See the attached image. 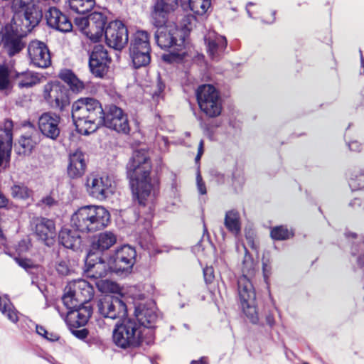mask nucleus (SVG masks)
Returning <instances> with one entry per match:
<instances>
[{"label": "nucleus", "instance_id": "nucleus-29", "mask_svg": "<svg viewBox=\"0 0 364 364\" xmlns=\"http://www.w3.org/2000/svg\"><path fill=\"white\" fill-rule=\"evenodd\" d=\"M91 257L92 254L90 253L86 259L85 271L87 277L94 279L102 278L107 274L109 271H112L109 268V264H107L105 262L101 259L95 263H92Z\"/></svg>", "mask_w": 364, "mask_h": 364}, {"label": "nucleus", "instance_id": "nucleus-52", "mask_svg": "<svg viewBox=\"0 0 364 364\" xmlns=\"http://www.w3.org/2000/svg\"><path fill=\"white\" fill-rule=\"evenodd\" d=\"M262 274L265 284L269 285V278L272 275V267L268 260L262 262Z\"/></svg>", "mask_w": 364, "mask_h": 364}, {"label": "nucleus", "instance_id": "nucleus-19", "mask_svg": "<svg viewBox=\"0 0 364 364\" xmlns=\"http://www.w3.org/2000/svg\"><path fill=\"white\" fill-rule=\"evenodd\" d=\"M32 225L36 235L48 245L55 237V226L51 220L36 218L33 220Z\"/></svg>", "mask_w": 364, "mask_h": 364}, {"label": "nucleus", "instance_id": "nucleus-46", "mask_svg": "<svg viewBox=\"0 0 364 364\" xmlns=\"http://www.w3.org/2000/svg\"><path fill=\"white\" fill-rule=\"evenodd\" d=\"M87 112L105 114L100 102L92 97H87Z\"/></svg>", "mask_w": 364, "mask_h": 364}, {"label": "nucleus", "instance_id": "nucleus-53", "mask_svg": "<svg viewBox=\"0 0 364 364\" xmlns=\"http://www.w3.org/2000/svg\"><path fill=\"white\" fill-rule=\"evenodd\" d=\"M55 268L57 272L61 275H67L70 271L68 262L64 260L58 261Z\"/></svg>", "mask_w": 364, "mask_h": 364}, {"label": "nucleus", "instance_id": "nucleus-44", "mask_svg": "<svg viewBox=\"0 0 364 364\" xmlns=\"http://www.w3.org/2000/svg\"><path fill=\"white\" fill-rule=\"evenodd\" d=\"M11 70L9 67L2 64L0 65V91L6 90L9 88Z\"/></svg>", "mask_w": 364, "mask_h": 364}, {"label": "nucleus", "instance_id": "nucleus-34", "mask_svg": "<svg viewBox=\"0 0 364 364\" xmlns=\"http://www.w3.org/2000/svg\"><path fill=\"white\" fill-rule=\"evenodd\" d=\"M0 311L11 322H18L19 313L8 299L0 297Z\"/></svg>", "mask_w": 364, "mask_h": 364}, {"label": "nucleus", "instance_id": "nucleus-63", "mask_svg": "<svg viewBox=\"0 0 364 364\" xmlns=\"http://www.w3.org/2000/svg\"><path fill=\"white\" fill-rule=\"evenodd\" d=\"M191 364H208V362L205 357H202L199 360H192Z\"/></svg>", "mask_w": 364, "mask_h": 364}, {"label": "nucleus", "instance_id": "nucleus-6", "mask_svg": "<svg viewBox=\"0 0 364 364\" xmlns=\"http://www.w3.org/2000/svg\"><path fill=\"white\" fill-rule=\"evenodd\" d=\"M85 187L92 198L104 200L115 192V183L112 177L107 174H90L86 178Z\"/></svg>", "mask_w": 364, "mask_h": 364}, {"label": "nucleus", "instance_id": "nucleus-13", "mask_svg": "<svg viewBox=\"0 0 364 364\" xmlns=\"http://www.w3.org/2000/svg\"><path fill=\"white\" fill-rule=\"evenodd\" d=\"M111 61V58L103 46H95L89 58L90 72L97 77H103L109 70Z\"/></svg>", "mask_w": 364, "mask_h": 364}, {"label": "nucleus", "instance_id": "nucleus-21", "mask_svg": "<svg viewBox=\"0 0 364 364\" xmlns=\"http://www.w3.org/2000/svg\"><path fill=\"white\" fill-rule=\"evenodd\" d=\"M86 167L85 154L81 151L76 150L70 154L67 168V173L70 178H80L85 173Z\"/></svg>", "mask_w": 364, "mask_h": 364}, {"label": "nucleus", "instance_id": "nucleus-56", "mask_svg": "<svg viewBox=\"0 0 364 364\" xmlns=\"http://www.w3.org/2000/svg\"><path fill=\"white\" fill-rule=\"evenodd\" d=\"M72 333L79 339H84L88 335V331L85 328L82 329H73L72 330Z\"/></svg>", "mask_w": 364, "mask_h": 364}, {"label": "nucleus", "instance_id": "nucleus-42", "mask_svg": "<svg viewBox=\"0 0 364 364\" xmlns=\"http://www.w3.org/2000/svg\"><path fill=\"white\" fill-rule=\"evenodd\" d=\"M211 5L210 0H189L190 9L198 15L205 14Z\"/></svg>", "mask_w": 364, "mask_h": 364}, {"label": "nucleus", "instance_id": "nucleus-35", "mask_svg": "<svg viewBox=\"0 0 364 364\" xmlns=\"http://www.w3.org/2000/svg\"><path fill=\"white\" fill-rule=\"evenodd\" d=\"M129 54L136 68L146 66L151 61L150 52L141 50H129Z\"/></svg>", "mask_w": 364, "mask_h": 364}, {"label": "nucleus", "instance_id": "nucleus-57", "mask_svg": "<svg viewBox=\"0 0 364 364\" xmlns=\"http://www.w3.org/2000/svg\"><path fill=\"white\" fill-rule=\"evenodd\" d=\"M33 0H13V6L15 8H24L27 5L33 4Z\"/></svg>", "mask_w": 364, "mask_h": 364}, {"label": "nucleus", "instance_id": "nucleus-5", "mask_svg": "<svg viewBox=\"0 0 364 364\" xmlns=\"http://www.w3.org/2000/svg\"><path fill=\"white\" fill-rule=\"evenodd\" d=\"M237 293L242 311L252 323H257L259 316L256 306V293L252 282L242 274L237 280Z\"/></svg>", "mask_w": 364, "mask_h": 364}, {"label": "nucleus", "instance_id": "nucleus-39", "mask_svg": "<svg viewBox=\"0 0 364 364\" xmlns=\"http://www.w3.org/2000/svg\"><path fill=\"white\" fill-rule=\"evenodd\" d=\"M100 291L105 293H112L120 295L122 297L124 295V289L120 286L112 281L102 280L97 283Z\"/></svg>", "mask_w": 364, "mask_h": 364}, {"label": "nucleus", "instance_id": "nucleus-8", "mask_svg": "<svg viewBox=\"0 0 364 364\" xmlns=\"http://www.w3.org/2000/svg\"><path fill=\"white\" fill-rule=\"evenodd\" d=\"M136 255L135 249L130 245L119 247L109 257V268L115 272H128L135 263Z\"/></svg>", "mask_w": 364, "mask_h": 364}, {"label": "nucleus", "instance_id": "nucleus-4", "mask_svg": "<svg viewBox=\"0 0 364 364\" xmlns=\"http://www.w3.org/2000/svg\"><path fill=\"white\" fill-rule=\"evenodd\" d=\"M77 230L94 232L106 228L110 223L109 212L101 205H86L80 208L71 218Z\"/></svg>", "mask_w": 364, "mask_h": 364}, {"label": "nucleus", "instance_id": "nucleus-51", "mask_svg": "<svg viewBox=\"0 0 364 364\" xmlns=\"http://www.w3.org/2000/svg\"><path fill=\"white\" fill-rule=\"evenodd\" d=\"M16 262L26 271L37 267V266L31 260L26 258L15 257Z\"/></svg>", "mask_w": 364, "mask_h": 364}, {"label": "nucleus", "instance_id": "nucleus-20", "mask_svg": "<svg viewBox=\"0 0 364 364\" xmlns=\"http://www.w3.org/2000/svg\"><path fill=\"white\" fill-rule=\"evenodd\" d=\"M207 45V51L209 56L215 60H218L227 47V40L225 36L218 35L215 32H210L205 37Z\"/></svg>", "mask_w": 364, "mask_h": 364}, {"label": "nucleus", "instance_id": "nucleus-64", "mask_svg": "<svg viewBox=\"0 0 364 364\" xmlns=\"http://www.w3.org/2000/svg\"><path fill=\"white\" fill-rule=\"evenodd\" d=\"M43 203L47 205H52L54 203V200L51 197H46L43 199Z\"/></svg>", "mask_w": 364, "mask_h": 364}, {"label": "nucleus", "instance_id": "nucleus-7", "mask_svg": "<svg viewBox=\"0 0 364 364\" xmlns=\"http://www.w3.org/2000/svg\"><path fill=\"white\" fill-rule=\"evenodd\" d=\"M196 97L204 114H221V99L213 85L205 84L199 86L196 90Z\"/></svg>", "mask_w": 364, "mask_h": 364}, {"label": "nucleus", "instance_id": "nucleus-9", "mask_svg": "<svg viewBox=\"0 0 364 364\" xmlns=\"http://www.w3.org/2000/svg\"><path fill=\"white\" fill-rule=\"evenodd\" d=\"M97 308L100 315L112 320L124 318L127 314L124 301L114 296L106 295L100 299L97 303Z\"/></svg>", "mask_w": 364, "mask_h": 364}, {"label": "nucleus", "instance_id": "nucleus-18", "mask_svg": "<svg viewBox=\"0 0 364 364\" xmlns=\"http://www.w3.org/2000/svg\"><path fill=\"white\" fill-rule=\"evenodd\" d=\"M89 21L90 27L86 31V36L93 42H98L105 34L107 17L102 12H94L89 15Z\"/></svg>", "mask_w": 364, "mask_h": 364}, {"label": "nucleus", "instance_id": "nucleus-32", "mask_svg": "<svg viewBox=\"0 0 364 364\" xmlns=\"http://www.w3.org/2000/svg\"><path fill=\"white\" fill-rule=\"evenodd\" d=\"M117 236L110 231L100 233L93 241L92 249L104 252L109 250L117 242Z\"/></svg>", "mask_w": 364, "mask_h": 364}, {"label": "nucleus", "instance_id": "nucleus-12", "mask_svg": "<svg viewBox=\"0 0 364 364\" xmlns=\"http://www.w3.org/2000/svg\"><path fill=\"white\" fill-rule=\"evenodd\" d=\"M107 45L115 50H122L128 43L129 35L126 26L120 21L109 22L105 31Z\"/></svg>", "mask_w": 364, "mask_h": 364}, {"label": "nucleus", "instance_id": "nucleus-43", "mask_svg": "<svg viewBox=\"0 0 364 364\" xmlns=\"http://www.w3.org/2000/svg\"><path fill=\"white\" fill-rule=\"evenodd\" d=\"M245 250H246L245 247ZM242 274L247 275V277L254 275L255 272V262L251 255L247 252V250H245L242 262Z\"/></svg>", "mask_w": 364, "mask_h": 364}, {"label": "nucleus", "instance_id": "nucleus-36", "mask_svg": "<svg viewBox=\"0 0 364 364\" xmlns=\"http://www.w3.org/2000/svg\"><path fill=\"white\" fill-rule=\"evenodd\" d=\"M62 300L65 307L70 311L75 309L84 304L82 300L78 299V296L70 289L68 285L65 287Z\"/></svg>", "mask_w": 364, "mask_h": 364}, {"label": "nucleus", "instance_id": "nucleus-2", "mask_svg": "<svg viewBox=\"0 0 364 364\" xmlns=\"http://www.w3.org/2000/svg\"><path fill=\"white\" fill-rule=\"evenodd\" d=\"M178 5V0H156L151 16L154 24L157 27L155 40L157 46L166 50L176 47L178 50L184 46V32L174 24L165 25L168 14Z\"/></svg>", "mask_w": 364, "mask_h": 364}, {"label": "nucleus", "instance_id": "nucleus-58", "mask_svg": "<svg viewBox=\"0 0 364 364\" xmlns=\"http://www.w3.org/2000/svg\"><path fill=\"white\" fill-rule=\"evenodd\" d=\"M107 114H124L121 108L115 105H109V109Z\"/></svg>", "mask_w": 364, "mask_h": 364}, {"label": "nucleus", "instance_id": "nucleus-37", "mask_svg": "<svg viewBox=\"0 0 364 364\" xmlns=\"http://www.w3.org/2000/svg\"><path fill=\"white\" fill-rule=\"evenodd\" d=\"M19 87H31L39 82L40 79L37 75L31 71L16 74Z\"/></svg>", "mask_w": 364, "mask_h": 364}, {"label": "nucleus", "instance_id": "nucleus-14", "mask_svg": "<svg viewBox=\"0 0 364 364\" xmlns=\"http://www.w3.org/2000/svg\"><path fill=\"white\" fill-rule=\"evenodd\" d=\"M13 122L6 120L0 125V166L9 164L13 146Z\"/></svg>", "mask_w": 364, "mask_h": 364}, {"label": "nucleus", "instance_id": "nucleus-50", "mask_svg": "<svg viewBox=\"0 0 364 364\" xmlns=\"http://www.w3.org/2000/svg\"><path fill=\"white\" fill-rule=\"evenodd\" d=\"M75 22L79 29L86 36V31L90 27L89 16L87 17L75 18Z\"/></svg>", "mask_w": 364, "mask_h": 364}, {"label": "nucleus", "instance_id": "nucleus-31", "mask_svg": "<svg viewBox=\"0 0 364 364\" xmlns=\"http://www.w3.org/2000/svg\"><path fill=\"white\" fill-rule=\"evenodd\" d=\"M58 76L69 86L73 92H82L85 87L84 82L70 69L61 70Z\"/></svg>", "mask_w": 364, "mask_h": 364}, {"label": "nucleus", "instance_id": "nucleus-23", "mask_svg": "<svg viewBox=\"0 0 364 364\" xmlns=\"http://www.w3.org/2000/svg\"><path fill=\"white\" fill-rule=\"evenodd\" d=\"M134 315L135 321L140 328H146L154 331L153 328L157 320V314L154 307L139 305L136 307Z\"/></svg>", "mask_w": 364, "mask_h": 364}, {"label": "nucleus", "instance_id": "nucleus-28", "mask_svg": "<svg viewBox=\"0 0 364 364\" xmlns=\"http://www.w3.org/2000/svg\"><path fill=\"white\" fill-rule=\"evenodd\" d=\"M59 242L65 247L77 251L80 249L82 240L80 235L68 228H63L59 233Z\"/></svg>", "mask_w": 364, "mask_h": 364}, {"label": "nucleus", "instance_id": "nucleus-62", "mask_svg": "<svg viewBox=\"0 0 364 364\" xmlns=\"http://www.w3.org/2000/svg\"><path fill=\"white\" fill-rule=\"evenodd\" d=\"M18 247H19L18 250L20 252L26 251L28 250V243L25 240L21 241L19 243Z\"/></svg>", "mask_w": 364, "mask_h": 364}, {"label": "nucleus", "instance_id": "nucleus-60", "mask_svg": "<svg viewBox=\"0 0 364 364\" xmlns=\"http://www.w3.org/2000/svg\"><path fill=\"white\" fill-rule=\"evenodd\" d=\"M9 203V199L0 191V208H6Z\"/></svg>", "mask_w": 364, "mask_h": 364}, {"label": "nucleus", "instance_id": "nucleus-25", "mask_svg": "<svg viewBox=\"0 0 364 364\" xmlns=\"http://www.w3.org/2000/svg\"><path fill=\"white\" fill-rule=\"evenodd\" d=\"M91 314L90 308L82 305L75 309L68 311L66 321L73 328L83 326L87 323Z\"/></svg>", "mask_w": 364, "mask_h": 364}, {"label": "nucleus", "instance_id": "nucleus-17", "mask_svg": "<svg viewBox=\"0 0 364 364\" xmlns=\"http://www.w3.org/2000/svg\"><path fill=\"white\" fill-rule=\"evenodd\" d=\"M26 36L22 35V31L17 30L14 25L11 26V31H6L3 41L4 48L10 56L19 53L25 47L26 43L23 42V38Z\"/></svg>", "mask_w": 364, "mask_h": 364}, {"label": "nucleus", "instance_id": "nucleus-1", "mask_svg": "<svg viewBox=\"0 0 364 364\" xmlns=\"http://www.w3.org/2000/svg\"><path fill=\"white\" fill-rule=\"evenodd\" d=\"M127 169L139 203L143 205L152 203L157 189L151 183L149 177L151 163L149 151L146 149L135 150L127 165Z\"/></svg>", "mask_w": 364, "mask_h": 364}, {"label": "nucleus", "instance_id": "nucleus-59", "mask_svg": "<svg viewBox=\"0 0 364 364\" xmlns=\"http://www.w3.org/2000/svg\"><path fill=\"white\" fill-rule=\"evenodd\" d=\"M348 146L351 151H359L361 149V145L356 141L349 143Z\"/></svg>", "mask_w": 364, "mask_h": 364}, {"label": "nucleus", "instance_id": "nucleus-11", "mask_svg": "<svg viewBox=\"0 0 364 364\" xmlns=\"http://www.w3.org/2000/svg\"><path fill=\"white\" fill-rule=\"evenodd\" d=\"M24 8L23 14H18V18H14V25L17 30L22 31V35H27L38 25L43 18V12L35 4L27 5Z\"/></svg>", "mask_w": 364, "mask_h": 364}, {"label": "nucleus", "instance_id": "nucleus-47", "mask_svg": "<svg viewBox=\"0 0 364 364\" xmlns=\"http://www.w3.org/2000/svg\"><path fill=\"white\" fill-rule=\"evenodd\" d=\"M166 88L165 84L161 81L160 76L157 78L156 88L152 92V98L159 101L160 99H162L164 96V90Z\"/></svg>", "mask_w": 364, "mask_h": 364}, {"label": "nucleus", "instance_id": "nucleus-16", "mask_svg": "<svg viewBox=\"0 0 364 364\" xmlns=\"http://www.w3.org/2000/svg\"><path fill=\"white\" fill-rule=\"evenodd\" d=\"M46 19L49 27L62 33H68L73 29V24L68 17L55 7H50L48 10Z\"/></svg>", "mask_w": 364, "mask_h": 364}, {"label": "nucleus", "instance_id": "nucleus-41", "mask_svg": "<svg viewBox=\"0 0 364 364\" xmlns=\"http://www.w3.org/2000/svg\"><path fill=\"white\" fill-rule=\"evenodd\" d=\"M31 191L23 183H14L11 187V195L14 198L25 200L31 197Z\"/></svg>", "mask_w": 364, "mask_h": 364}, {"label": "nucleus", "instance_id": "nucleus-55", "mask_svg": "<svg viewBox=\"0 0 364 364\" xmlns=\"http://www.w3.org/2000/svg\"><path fill=\"white\" fill-rule=\"evenodd\" d=\"M204 279L207 284L211 283L214 279L213 269L211 267H207L203 269Z\"/></svg>", "mask_w": 364, "mask_h": 364}, {"label": "nucleus", "instance_id": "nucleus-49", "mask_svg": "<svg viewBox=\"0 0 364 364\" xmlns=\"http://www.w3.org/2000/svg\"><path fill=\"white\" fill-rule=\"evenodd\" d=\"M87 112V97H82L76 100L72 106V112Z\"/></svg>", "mask_w": 364, "mask_h": 364}, {"label": "nucleus", "instance_id": "nucleus-54", "mask_svg": "<svg viewBox=\"0 0 364 364\" xmlns=\"http://www.w3.org/2000/svg\"><path fill=\"white\" fill-rule=\"evenodd\" d=\"M196 184L197 188L200 194L204 195L206 193V187L203 181L202 176L199 171H198L196 175Z\"/></svg>", "mask_w": 364, "mask_h": 364}, {"label": "nucleus", "instance_id": "nucleus-10", "mask_svg": "<svg viewBox=\"0 0 364 364\" xmlns=\"http://www.w3.org/2000/svg\"><path fill=\"white\" fill-rule=\"evenodd\" d=\"M43 96L51 107L60 111H63L70 104L68 90L60 82L47 83L44 87Z\"/></svg>", "mask_w": 364, "mask_h": 364}, {"label": "nucleus", "instance_id": "nucleus-3", "mask_svg": "<svg viewBox=\"0 0 364 364\" xmlns=\"http://www.w3.org/2000/svg\"><path fill=\"white\" fill-rule=\"evenodd\" d=\"M112 338L116 346L126 349L142 343H152L154 341V331L146 328H140L134 318H124L122 323L116 324Z\"/></svg>", "mask_w": 364, "mask_h": 364}, {"label": "nucleus", "instance_id": "nucleus-15", "mask_svg": "<svg viewBox=\"0 0 364 364\" xmlns=\"http://www.w3.org/2000/svg\"><path fill=\"white\" fill-rule=\"evenodd\" d=\"M28 53L31 63L37 68H46L51 64L49 50L43 42L31 41L28 47Z\"/></svg>", "mask_w": 364, "mask_h": 364}, {"label": "nucleus", "instance_id": "nucleus-45", "mask_svg": "<svg viewBox=\"0 0 364 364\" xmlns=\"http://www.w3.org/2000/svg\"><path fill=\"white\" fill-rule=\"evenodd\" d=\"M292 235V232L284 226H277L271 230V237L276 240H287Z\"/></svg>", "mask_w": 364, "mask_h": 364}, {"label": "nucleus", "instance_id": "nucleus-38", "mask_svg": "<svg viewBox=\"0 0 364 364\" xmlns=\"http://www.w3.org/2000/svg\"><path fill=\"white\" fill-rule=\"evenodd\" d=\"M70 9L75 12L84 14L90 11L95 5V0H69Z\"/></svg>", "mask_w": 364, "mask_h": 364}, {"label": "nucleus", "instance_id": "nucleus-48", "mask_svg": "<svg viewBox=\"0 0 364 364\" xmlns=\"http://www.w3.org/2000/svg\"><path fill=\"white\" fill-rule=\"evenodd\" d=\"M36 333L49 341L53 342L59 339L58 334L48 332L44 327L41 326H36Z\"/></svg>", "mask_w": 364, "mask_h": 364}, {"label": "nucleus", "instance_id": "nucleus-33", "mask_svg": "<svg viewBox=\"0 0 364 364\" xmlns=\"http://www.w3.org/2000/svg\"><path fill=\"white\" fill-rule=\"evenodd\" d=\"M129 50L151 52L149 34L145 31H137L131 40Z\"/></svg>", "mask_w": 364, "mask_h": 364}, {"label": "nucleus", "instance_id": "nucleus-61", "mask_svg": "<svg viewBox=\"0 0 364 364\" xmlns=\"http://www.w3.org/2000/svg\"><path fill=\"white\" fill-rule=\"evenodd\" d=\"M245 237L248 242V244L251 246L252 248H255V244H254V240L252 235L250 234V232H245Z\"/></svg>", "mask_w": 364, "mask_h": 364}, {"label": "nucleus", "instance_id": "nucleus-26", "mask_svg": "<svg viewBox=\"0 0 364 364\" xmlns=\"http://www.w3.org/2000/svg\"><path fill=\"white\" fill-rule=\"evenodd\" d=\"M128 115H103L102 122L105 127L117 132L128 134L130 130Z\"/></svg>", "mask_w": 364, "mask_h": 364}, {"label": "nucleus", "instance_id": "nucleus-24", "mask_svg": "<svg viewBox=\"0 0 364 364\" xmlns=\"http://www.w3.org/2000/svg\"><path fill=\"white\" fill-rule=\"evenodd\" d=\"M95 115H72L73 123L76 130L80 134L88 135L97 130L100 123L102 122L101 117L98 119L94 118Z\"/></svg>", "mask_w": 364, "mask_h": 364}, {"label": "nucleus", "instance_id": "nucleus-22", "mask_svg": "<svg viewBox=\"0 0 364 364\" xmlns=\"http://www.w3.org/2000/svg\"><path fill=\"white\" fill-rule=\"evenodd\" d=\"M59 122V115H41L38 127L44 136L55 139L60 134Z\"/></svg>", "mask_w": 364, "mask_h": 364}, {"label": "nucleus", "instance_id": "nucleus-30", "mask_svg": "<svg viewBox=\"0 0 364 364\" xmlns=\"http://www.w3.org/2000/svg\"><path fill=\"white\" fill-rule=\"evenodd\" d=\"M224 225L231 234L235 237L239 236L242 229L240 213L235 209L227 211L225 215Z\"/></svg>", "mask_w": 364, "mask_h": 364}, {"label": "nucleus", "instance_id": "nucleus-40", "mask_svg": "<svg viewBox=\"0 0 364 364\" xmlns=\"http://www.w3.org/2000/svg\"><path fill=\"white\" fill-rule=\"evenodd\" d=\"M36 144L37 141L33 136H22L18 141V145L21 149H18V154L23 155L29 154Z\"/></svg>", "mask_w": 364, "mask_h": 364}, {"label": "nucleus", "instance_id": "nucleus-27", "mask_svg": "<svg viewBox=\"0 0 364 364\" xmlns=\"http://www.w3.org/2000/svg\"><path fill=\"white\" fill-rule=\"evenodd\" d=\"M72 291L75 292L78 299L84 303L89 301L93 296L92 287L84 279H77L68 282L67 284Z\"/></svg>", "mask_w": 364, "mask_h": 364}]
</instances>
